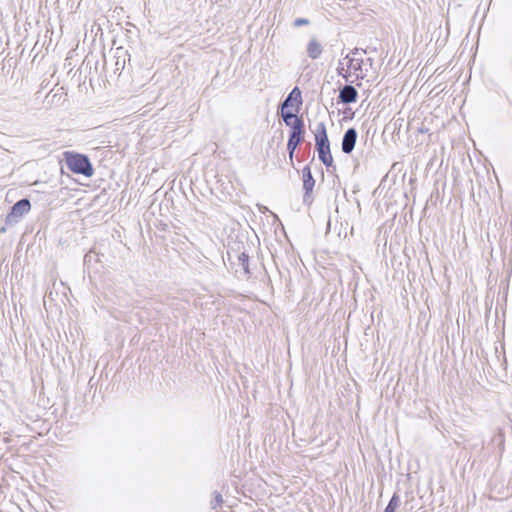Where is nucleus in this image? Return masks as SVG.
Wrapping results in <instances>:
<instances>
[{
	"instance_id": "39448f33",
	"label": "nucleus",
	"mask_w": 512,
	"mask_h": 512,
	"mask_svg": "<svg viewBox=\"0 0 512 512\" xmlns=\"http://www.w3.org/2000/svg\"><path fill=\"white\" fill-rule=\"evenodd\" d=\"M302 179L304 189L303 202L309 203L311 202V194L315 186V180L312 176L311 169L308 165L302 169Z\"/></svg>"
},
{
	"instance_id": "9d476101",
	"label": "nucleus",
	"mask_w": 512,
	"mask_h": 512,
	"mask_svg": "<svg viewBox=\"0 0 512 512\" xmlns=\"http://www.w3.org/2000/svg\"><path fill=\"white\" fill-rule=\"evenodd\" d=\"M292 101H295L297 104L302 103L301 91L298 87H294L287 98L281 103V110L288 108Z\"/></svg>"
},
{
	"instance_id": "0eeeda50",
	"label": "nucleus",
	"mask_w": 512,
	"mask_h": 512,
	"mask_svg": "<svg viewBox=\"0 0 512 512\" xmlns=\"http://www.w3.org/2000/svg\"><path fill=\"white\" fill-rule=\"evenodd\" d=\"M357 140V131L355 128H349L344 133L343 139H342V151L345 154H350L356 144Z\"/></svg>"
},
{
	"instance_id": "9b49d317",
	"label": "nucleus",
	"mask_w": 512,
	"mask_h": 512,
	"mask_svg": "<svg viewBox=\"0 0 512 512\" xmlns=\"http://www.w3.org/2000/svg\"><path fill=\"white\" fill-rule=\"evenodd\" d=\"M281 116H282L285 124L290 126L291 128H292V123L295 122V118H299L294 113L286 111V110H281Z\"/></svg>"
},
{
	"instance_id": "423d86ee",
	"label": "nucleus",
	"mask_w": 512,
	"mask_h": 512,
	"mask_svg": "<svg viewBox=\"0 0 512 512\" xmlns=\"http://www.w3.org/2000/svg\"><path fill=\"white\" fill-rule=\"evenodd\" d=\"M31 204L30 201L26 198L19 200L16 202L11 209L10 214L8 215L9 221H17L23 215L30 211Z\"/></svg>"
},
{
	"instance_id": "4468645a",
	"label": "nucleus",
	"mask_w": 512,
	"mask_h": 512,
	"mask_svg": "<svg viewBox=\"0 0 512 512\" xmlns=\"http://www.w3.org/2000/svg\"><path fill=\"white\" fill-rule=\"evenodd\" d=\"M310 21L306 18H297L294 20V27H301V26H306V25H309Z\"/></svg>"
},
{
	"instance_id": "dca6fc26",
	"label": "nucleus",
	"mask_w": 512,
	"mask_h": 512,
	"mask_svg": "<svg viewBox=\"0 0 512 512\" xmlns=\"http://www.w3.org/2000/svg\"><path fill=\"white\" fill-rule=\"evenodd\" d=\"M494 441L498 442L500 446H503L504 444V437L501 433H499L495 438Z\"/></svg>"
},
{
	"instance_id": "f03ea898",
	"label": "nucleus",
	"mask_w": 512,
	"mask_h": 512,
	"mask_svg": "<svg viewBox=\"0 0 512 512\" xmlns=\"http://www.w3.org/2000/svg\"><path fill=\"white\" fill-rule=\"evenodd\" d=\"M315 146L318 151L320 161L330 167L333 164V157L330 151V143L327 136L326 126L323 122L317 124L315 131Z\"/></svg>"
},
{
	"instance_id": "20e7f679",
	"label": "nucleus",
	"mask_w": 512,
	"mask_h": 512,
	"mask_svg": "<svg viewBox=\"0 0 512 512\" xmlns=\"http://www.w3.org/2000/svg\"><path fill=\"white\" fill-rule=\"evenodd\" d=\"M303 129L304 124L301 118H295V122L292 123V129L290 131L288 143H287V150L289 152V158L292 160L294 151L297 148V146L302 142L303 140Z\"/></svg>"
},
{
	"instance_id": "2eb2a0df",
	"label": "nucleus",
	"mask_w": 512,
	"mask_h": 512,
	"mask_svg": "<svg viewBox=\"0 0 512 512\" xmlns=\"http://www.w3.org/2000/svg\"><path fill=\"white\" fill-rule=\"evenodd\" d=\"M220 503H222V496L221 494H216L214 501H212V507L215 508Z\"/></svg>"
},
{
	"instance_id": "f257e3e1",
	"label": "nucleus",
	"mask_w": 512,
	"mask_h": 512,
	"mask_svg": "<svg viewBox=\"0 0 512 512\" xmlns=\"http://www.w3.org/2000/svg\"><path fill=\"white\" fill-rule=\"evenodd\" d=\"M366 54V50L354 48L351 50L349 54H347L343 62H340V65H344V62L347 66L345 70L344 67H338L337 73L339 76L344 78L346 81H349V78L353 75L356 80H363L366 78L369 68L373 65V60L371 58H367L364 60L363 55Z\"/></svg>"
},
{
	"instance_id": "f3484780",
	"label": "nucleus",
	"mask_w": 512,
	"mask_h": 512,
	"mask_svg": "<svg viewBox=\"0 0 512 512\" xmlns=\"http://www.w3.org/2000/svg\"><path fill=\"white\" fill-rule=\"evenodd\" d=\"M419 131H420L421 133H424V132H427V131H428V129L420 128V129H419Z\"/></svg>"
},
{
	"instance_id": "1a4fd4ad",
	"label": "nucleus",
	"mask_w": 512,
	"mask_h": 512,
	"mask_svg": "<svg viewBox=\"0 0 512 512\" xmlns=\"http://www.w3.org/2000/svg\"><path fill=\"white\" fill-rule=\"evenodd\" d=\"M323 52V47L315 38H311L307 44V55L309 58L318 59Z\"/></svg>"
},
{
	"instance_id": "6e6552de",
	"label": "nucleus",
	"mask_w": 512,
	"mask_h": 512,
	"mask_svg": "<svg viewBox=\"0 0 512 512\" xmlns=\"http://www.w3.org/2000/svg\"><path fill=\"white\" fill-rule=\"evenodd\" d=\"M358 92L352 85H345L339 91V102L343 104H350L357 100Z\"/></svg>"
},
{
	"instance_id": "f8f14e48",
	"label": "nucleus",
	"mask_w": 512,
	"mask_h": 512,
	"mask_svg": "<svg viewBox=\"0 0 512 512\" xmlns=\"http://www.w3.org/2000/svg\"><path fill=\"white\" fill-rule=\"evenodd\" d=\"M238 261L246 274L249 273V256L243 252L238 256Z\"/></svg>"
},
{
	"instance_id": "7ed1b4c3",
	"label": "nucleus",
	"mask_w": 512,
	"mask_h": 512,
	"mask_svg": "<svg viewBox=\"0 0 512 512\" xmlns=\"http://www.w3.org/2000/svg\"><path fill=\"white\" fill-rule=\"evenodd\" d=\"M66 165L75 174H81L86 177L93 175V167L89 158L85 155L66 152Z\"/></svg>"
},
{
	"instance_id": "ddd939ff",
	"label": "nucleus",
	"mask_w": 512,
	"mask_h": 512,
	"mask_svg": "<svg viewBox=\"0 0 512 512\" xmlns=\"http://www.w3.org/2000/svg\"><path fill=\"white\" fill-rule=\"evenodd\" d=\"M398 503H399V500H398V497L396 495H394L388 505L386 506L384 512H395L396 508L398 507Z\"/></svg>"
}]
</instances>
